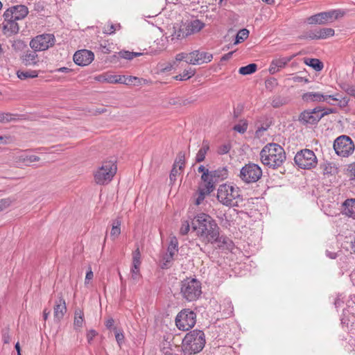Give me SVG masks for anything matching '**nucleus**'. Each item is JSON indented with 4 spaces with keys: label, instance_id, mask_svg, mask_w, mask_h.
I'll return each instance as SVG.
<instances>
[{
    "label": "nucleus",
    "instance_id": "nucleus-36",
    "mask_svg": "<svg viewBox=\"0 0 355 355\" xmlns=\"http://www.w3.org/2000/svg\"><path fill=\"white\" fill-rule=\"evenodd\" d=\"M257 69V65L254 63H252L247 66L241 67L239 70V72L241 75L246 76L254 73Z\"/></svg>",
    "mask_w": 355,
    "mask_h": 355
},
{
    "label": "nucleus",
    "instance_id": "nucleus-49",
    "mask_svg": "<svg viewBox=\"0 0 355 355\" xmlns=\"http://www.w3.org/2000/svg\"><path fill=\"white\" fill-rule=\"evenodd\" d=\"M13 115L10 113L0 112V122L8 123L14 120Z\"/></svg>",
    "mask_w": 355,
    "mask_h": 355
},
{
    "label": "nucleus",
    "instance_id": "nucleus-10",
    "mask_svg": "<svg viewBox=\"0 0 355 355\" xmlns=\"http://www.w3.org/2000/svg\"><path fill=\"white\" fill-rule=\"evenodd\" d=\"M55 42V38L53 34L44 33L33 37L29 45L35 51H44L52 47Z\"/></svg>",
    "mask_w": 355,
    "mask_h": 355
},
{
    "label": "nucleus",
    "instance_id": "nucleus-44",
    "mask_svg": "<svg viewBox=\"0 0 355 355\" xmlns=\"http://www.w3.org/2000/svg\"><path fill=\"white\" fill-rule=\"evenodd\" d=\"M323 171L324 174H335L338 172V168L334 164L329 162L324 164Z\"/></svg>",
    "mask_w": 355,
    "mask_h": 355
},
{
    "label": "nucleus",
    "instance_id": "nucleus-1",
    "mask_svg": "<svg viewBox=\"0 0 355 355\" xmlns=\"http://www.w3.org/2000/svg\"><path fill=\"white\" fill-rule=\"evenodd\" d=\"M192 227L198 236L208 243H221L228 245L231 241L227 237L220 236V228L216 221L208 214L200 213L192 220Z\"/></svg>",
    "mask_w": 355,
    "mask_h": 355
},
{
    "label": "nucleus",
    "instance_id": "nucleus-20",
    "mask_svg": "<svg viewBox=\"0 0 355 355\" xmlns=\"http://www.w3.org/2000/svg\"><path fill=\"white\" fill-rule=\"evenodd\" d=\"M190 35L187 24H177L173 27V33L171 34V40L173 42L181 40Z\"/></svg>",
    "mask_w": 355,
    "mask_h": 355
},
{
    "label": "nucleus",
    "instance_id": "nucleus-31",
    "mask_svg": "<svg viewBox=\"0 0 355 355\" xmlns=\"http://www.w3.org/2000/svg\"><path fill=\"white\" fill-rule=\"evenodd\" d=\"M17 77L21 80L34 78L38 76V71L35 70L21 71L17 72Z\"/></svg>",
    "mask_w": 355,
    "mask_h": 355
},
{
    "label": "nucleus",
    "instance_id": "nucleus-47",
    "mask_svg": "<svg viewBox=\"0 0 355 355\" xmlns=\"http://www.w3.org/2000/svg\"><path fill=\"white\" fill-rule=\"evenodd\" d=\"M209 193H207V192H205V190L199 187L198 192V197L196 199L195 204L196 205H200L202 202V201L205 200V196L209 195Z\"/></svg>",
    "mask_w": 355,
    "mask_h": 355
},
{
    "label": "nucleus",
    "instance_id": "nucleus-35",
    "mask_svg": "<svg viewBox=\"0 0 355 355\" xmlns=\"http://www.w3.org/2000/svg\"><path fill=\"white\" fill-rule=\"evenodd\" d=\"M141 263V253L139 248H137L132 252V264L131 269H140Z\"/></svg>",
    "mask_w": 355,
    "mask_h": 355
},
{
    "label": "nucleus",
    "instance_id": "nucleus-53",
    "mask_svg": "<svg viewBox=\"0 0 355 355\" xmlns=\"http://www.w3.org/2000/svg\"><path fill=\"white\" fill-rule=\"evenodd\" d=\"M248 124L246 123H239L234 127V130L239 133H244L247 130Z\"/></svg>",
    "mask_w": 355,
    "mask_h": 355
},
{
    "label": "nucleus",
    "instance_id": "nucleus-43",
    "mask_svg": "<svg viewBox=\"0 0 355 355\" xmlns=\"http://www.w3.org/2000/svg\"><path fill=\"white\" fill-rule=\"evenodd\" d=\"M119 54L121 58L126 60H132L134 58L141 55V53L130 52L127 51H120Z\"/></svg>",
    "mask_w": 355,
    "mask_h": 355
},
{
    "label": "nucleus",
    "instance_id": "nucleus-54",
    "mask_svg": "<svg viewBox=\"0 0 355 355\" xmlns=\"http://www.w3.org/2000/svg\"><path fill=\"white\" fill-rule=\"evenodd\" d=\"M180 170H179L178 168L173 166V168H172L170 175H169L170 181H171V184H173L175 182L176 177L180 173Z\"/></svg>",
    "mask_w": 355,
    "mask_h": 355
},
{
    "label": "nucleus",
    "instance_id": "nucleus-2",
    "mask_svg": "<svg viewBox=\"0 0 355 355\" xmlns=\"http://www.w3.org/2000/svg\"><path fill=\"white\" fill-rule=\"evenodd\" d=\"M260 158L263 165L275 169L281 166L286 160V153L279 144L270 143L261 150Z\"/></svg>",
    "mask_w": 355,
    "mask_h": 355
},
{
    "label": "nucleus",
    "instance_id": "nucleus-52",
    "mask_svg": "<svg viewBox=\"0 0 355 355\" xmlns=\"http://www.w3.org/2000/svg\"><path fill=\"white\" fill-rule=\"evenodd\" d=\"M115 331L116 340L119 346L121 345L124 340V336L121 331H118L116 328H113Z\"/></svg>",
    "mask_w": 355,
    "mask_h": 355
},
{
    "label": "nucleus",
    "instance_id": "nucleus-59",
    "mask_svg": "<svg viewBox=\"0 0 355 355\" xmlns=\"http://www.w3.org/2000/svg\"><path fill=\"white\" fill-rule=\"evenodd\" d=\"M97 333L96 331L92 329L89 330L87 334V339L88 343H91L94 338L96 336Z\"/></svg>",
    "mask_w": 355,
    "mask_h": 355
},
{
    "label": "nucleus",
    "instance_id": "nucleus-21",
    "mask_svg": "<svg viewBox=\"0 0 355 355\" xmlns=\"http://www.w3.org/2000/svg\"><path fill=\"white\" fill-rule=\"evenodd\" d=\"M37 51H27L24 53L20 59L22 64L26 67H35L40 63V58Z\"/></svg>",
    "mask_w": 355,
    "mask_h": 355
},
{
    "label": "nucleus",
    "instance_id": "nucleus-62",
    "mask_svg": "<svg viewBox=\"0 0 355 355\" xmlns=\"http://www.w3.org/2000/svg\"><path fill=\"white\" fill-rule=\"evenodd\" d=\"M114 324V320L112 318H110L105 321V326L107 329L113 328Z\"/></svg>",
    "mask_w": 355,
    "mask_h": 355
},
{
    "label": "nucleus",
    "instance_id": "nucleus-17",
    "mask_svg": "<svg viewBox=\"0 0 355 355\" xmlns=\"http://www.w3.org/2000/svg\"><path fill=\"white\" fill-rule=\"evenodd\" d=\"M213 58L212 54L200 51H193L189 53L188 64L193 65H200L204 63H208Z\"/></svg>",
    "mask_w": 355,
    "mask_h": 355
},
{
    "label": "nucleus",
    "instance_id": "nucleus-46",
    "mask_svg": "<svg viewBox=\"0 0 355 355\" xmlns=\"http://www.w3.org/2000/svg\"><path fill=\"white\" fill-rule=\"evenodd\" d=\"M141 278L140 269H131L130 270V279L133 284H137Z\"/></svg>",
    "mask_w": 355,
    "mask_h": 355
},
{
    "label": "nucleus",
    "instance_id": "nucleus-45",
    "mask_svg": "<svg viewBox=\"0 0 355 355\" xmlns=\"http://www.w3.org/2000/svg\"><path fill=\"white\" fill-rule=\"evenodd\" d=\"M14 202L11 198L0 199V212L8 208Z\"/></svg>",
    "mask_w": 355,
    "mask_h": 355
},
{
    "label": "nucleus",
    "instance_id": "nucleus-48",
    "mask_svg": "<svg viewBox=\"0 0 355 355\" xmlns=\"http://www.w3.org/2000/svg\"><path fill=\"white\" fill-rule=\"evenodd\" d=\"M300 38L318 40L316 29L305 32L302 35L300 36Z\"/></svg>",
    "mask_w": 355,
    "mask_h": 355
},
{
    "label": "nucleus",
    "instance_id": "nucleus-13",
    "mask_svg": "<svg viewBox=\"0 0 355 355\" xmlns=\"http://www.w3.org/2000/svg\"><path fill=\"white\" fill-rule=\"evenodd\" d=\"M341 97L339 94L336 93L334 94H323L320 92H309L302 94V99L303 101L306 103H311V102H327L329 104H332L330 103L329 100H332L334 101H340L342 103L340 100Z\"/></svg>",
    "mask_w": 355,
    "mask_h": 355
},
{
    "label": "nucleus",
    "instance_id": "nucleus-9",
    "mask_svg": "<svg viewBox=\"0 0 355 355\" xmlns=\"http://www.w3.org/2000/svg\"><path fill=\"white\" fill-rule=\"evenodd\" d=\"M262 176L261 167L256 164L249 163L243 166L240 171L239 178L245 183L257 182Z\"/></svg>",
    "mask_w": 355,
    "mask_h": 355
},
{
    "label": "nucleus",
    "instance_id": "nucleus-28",
    "mask_svg": "<svg viewBox=\"0 0 355 355\" xmlns=\"http://www.w3.org/2000/svg\"><path fill=\"white\" fill-rule=\"evenodd\" d=\"M209 142L206 140H204L202 141V147L198 150V152L196 155V160L197 162H201L205 160L206 154H207V151L209 150Z\"/></svg>",
    "mask_w": 355,
    "mask_h": 355
},
{
    "label": "nucleus",
    "instance_id": "nucleus-37",
    "mask_svg": "<svg viewBox=\"0 0 355 355\" xmlns=\"http://www.w3.org/2000/svg\"><path fill=\"white\" fill-rule=\"evenodd\" d=\"M121 220L119 219H116L114 221L111 230L110 235L113 238V239H115L116 237H118L121 234Z\"/></svg>",
    "mask_w": 355,
    "mask_h": 355
},
{
    "label": "nucleus",
    "instance_id": "nucleus-51",
    "mask_svg": "<svg viewBox=\"0 0 355 355\" xmlns=\"http://www.w3.org/2000/svg\"><path fill=\"white\" fill-rule=\"evenodd\" d=\"M190 230V225L188 220L182 221L181 227L180 230V233L182 235L187 234Z\"/></svg>",
    "mask_w": 355,
    "mask_h": 355
},
{
    "label": "nucleus",
    "instance_id": "nucleus-63",
    "mask_svg": "<svg viewBox=\"0 0 355 355\" xmlns=\"http://www.w3.org/2000/svg\"><path fill=\"white\" fill-rule=\"evenodd\" d=\"M94 80L98 82L107 83V75H99L94 77Z\"/></svg>",
    "mask_w": 355,
    "mask_h": 355
},
{
    "label": "nucleus",
    "instance_id": "nucleus-25",
    "mask_svg": "<svg viewBox=\"0 0 355 355\" xmlns=\"http://www.w3.org/2000/svg\"><path fill=\"white\" fill-rule=\"evenodd\" d=\"M343 214L355 219V198H349L344 201L343 204Z\"/></svg>",
    "mask_w": 355,
    "mask_h": 355
},
{
    "label": "nucleus",
    "instance_id": "nucleus-57",
    "mask_svg": "<svg viewBox=\"0 0 355 355\" xmlns=\"http://www.w3.org/2000/svg\"><path fill=\"white\" fill-rule=\"evenodd\" d=\"M348 176L353 180H355V163L349 164L347 167Z\"/></svg>",
    "mask_w": 355,
    "mask_h": 355
},
{
    "label": "nucleus",
    "instance_id": "nucleus-4",
    "mask_svg": "<svg viewBox=\"0 0 355 355\" xmlns=\"http://www.w3.org/2000/svg\"><path fill=\"white\" fill-rule=\"evenodd\" d=\"M116 171L117 167L114 162L105 161L94 172V182L100 185L107 184L113 179Z\"/></svg>",
    "mask_w": 355,
    "mask_h": 355
},
{
    "label": "nucleus",
    "instance_id": "nucleus-50",
    "mask_svg": "<svg viewBox=\"0 0 355 355\" xmlns=\"http://www.w3.org/2000/svg\"><path fill=\"white\" fill-rule=\"evenodd\" d=\"M120 28V25L108 24L104 27L103 33L105 34H112L117 28Z\"/></svg>",
    "mask_w": 355,
    "mask_h": 355
},
{
    "label": "nucleus",
    "instance_id": "nucleus-22",
    "mask_svg": "<svg viewBox=\"0 0 355 355\" xmlns=\"http://www.w3.org/2000/svg\"><path fill=\"white\" fill-rule=\"evenodd\" d=\"M2 26L3 33L8 36L17 34L19 30L17 21L8 17H4V21L3 22Z\"/></svg>",
    "mask_w": 355,
    "mask_h": 355
},
{
    "label": "nucleus",
    "instance_id": "nucleus-40",
    "mask_svg": "<svg viewBox=\"0 0 355 355\" xmlns=\"http://www.w3.org/2000/svg\"><path fill=\"white\" fill-rule=\"evenodd\" d=\"M286 98L280 96H275L272 98L271 105L273 107H279L287 103Z\"/></svg>",
    "mask_w": 355,
    "mask_h": 355
},
{
    "label": "nucleus",
    "instance_id": "nucleus-23",
    "mask_svg": "<svg viewBox=\"0 0 355 355\" xmlns=\"http://www.w3.org/2000/svg\"><path fill=\"white\" fill-rule=\"evenodd\" d=\"M67 312V306L65 300L62 297H59L55 302L53 309L54 319L57 322H60L63 318Z\"/></svg>",
    "mask_w": 355,
    "mask_h": 355
},
{
    "label": "nucleus",
    "instance_id": "nucleus-58",
    "mask_svg": "<svg viewBox=\"0 0 355 355\" xmlns=\"http://www.w3.org/2000/svg\"><path fill=\"white\" fill-rule=\"evenodd\" d=\"M198 172L202 173L201 179H205L207 178V175L210 174V172L204 166L200 165L198 168Z\"/></svg>",
    "mask_w": 355,
    "mask_h": 355
},
{
    "label": "nucleus",
    "instance_id": "nucleus-41",
    "mask_svg": "<svg viewBox=\"0 0 355 355\" xmlns=\"http://www.w3.org/2000/svg\"><path fill=\"white\" fill-rule=\"evenodd\" d=\"M19 160L25 163L26 165L32 162H38L40 159L38 156L31 155H21L19 156Z\"/></svg>",
    "mask_w": 355,
    "mask_h": 355
},
{
    "label": "nucleus",
    "instance_id": "nucleus-5",
    "mask_svg": "<svg viewBox=\"0 0 355 355\" xmlns=\"http://www.w3.org/2000/svg\"><path fill=\"white\" fill-rule=\"evenodd\" d=\"M183 345L189 354L200 352L205 344V334L202 331L193 330L184 336Z\"/></svg>",
    "mask_w": 355,
    "mask_h": 355
},
{
    "label": "nucleus",
    "instance_id": "nucleus-24",
    "mask_svg": "<svg viewBox=\"0 0 355 355\" xmlns=\"http://www.w3.org/2000/svg\"><path fill=\"white\" fill-rule=\"evenodd\" d=\"M137 78L135 76H125L121 75H107V83L116 84H125L128 85L133 82L134 80H137Z\"/></svg>",
    "mask_w": 355,
    "mask_h": 355
},
{
    "label": "nucleus",
    "instance_id": "nucleus-3",
    "mask_svg": "<svg viewBox=\"0 0 355 355\" xmlns=\"http://www.w3.org/2000/svg\"><path fill=\"white\" fill-rule=\"evenodd\" d=\"M217 200L224 206L234 207L243 201V197L238 187L225 183L218 187Z\"/></svg>",
    "mask_w": 355,
    "mask_h": 355
},
{
    "label": "nucleus",
    "instance_id": "nucleus-26",
    "mask_svg": "<svg viewBox=\"0 0 355 355\" xmlns=\"http://www.w3.org/2000/svg\"><path fill=\"white\" fill-rule=\"evenodd\" d=\"M205 26V24L199 19H195L189 24H187L190 35L201 31Z\"/></svg>",
    "mask_w": 355,
    "mask_h": 355
},
{
    "label": "nucleus",
    "instance_id": "nucleus-34",
    "mask_svg": "<svg viewBox=\"0 0 355 355\" xmlns=\"http://www.w3.org/2000/svg\"><path fill=\"white\" fill-rule=\"evenodd\" d=\"M210 173L215 179L225 180L228 176V171L226 167L219 168Z\"/></svg>",
    "mask_w": 355,
    "mask_h": 355
},
{
    "label": "nucleus",
    "instance_id": "nucleus-15",
    "mask_svg": "<svg viewBox=\"0 0 355 355\" xmlns=\"http://www.w3.org/2000/svg\"><path fill=\"white\" fill-rule=\"evenodd\" d=\"M322 109L320 107L304 110L300 114L299 121L303 124H315L327 114V112L320 113Z\"/></svg>",
    "mask_w": 355,
    "mask_h": 355
},
{
    "label": "nucleus",
    "instance_id": "nucleus-55",
    "mask_svg": "<svg viewBox=\"0 0 355 355\" xmlns=\"http://www.w3.org/2000/svg\"><path fill=\"white\" fill-rule=\"evenodd\" d=\"M14 141V139L10 135H0V144H8L12 143Z\"/></svg>",
    "mask_w": 355,
    "mask_h": 355
},
{
    "label": "nucleus",
    "instance_id": "nucleus-12",
    "mask_svg": "<svg viewBox=\"0 0 355 355\" xmlns=\"http://www.w3.org/2000/svg\"><path fill=\"white\" fill-rule=\"evenodd\" d=\"M343 15L344 12L341 10H334L312 15L307 19V21L310 24H324L343 17Z\"/></svg>",
    "mask_w": 355,
    "mask_h": 355
},
{
    "label": "nucleus",
    "instance_id": "nucleus-14",
    "mask_svg": "<svg viewBox=\"0 0 355 355\" xmlns=\"http://www.w3.org/2000/svg\"><path fill=\"white\" fill-rule=\"evenodd\" d=\"M178 252V241L175 237L171 239L169 245L167 248V252L163 256L161 261L160 266L162 269L168 268L171 267L174 257L177 255Z\"/></svg>",
    "mask_w": 355,
    "mask_h": 355
},
{
    "label": "nucleus",
    "instance_id": "nucleus-27",
    "mask_svg": "<svg viewBox=\"0 0 355 355\" xmlns=\"http://www.w3.org/2000/svg\"><path fill=\"white\" fill-rule=\"evenodd\" d=\"M214 176L210 173L207 175V178L205 179H202L203 181V184L200 187V188L205 190L207 193H211L214 191L215 188L214 182Z\"/></svg>",
    "mask_w": 355,
    "mask_h": 355
},
{
    "label": "nucleus",
    "instance_id": "nucleus-30",
    "mask_svg": "<svg viewBox=\"0 0 355 355\" xmlns=\"http://www.w3.org/2000/svg\"><path fill=\"white\" fill-rule=\"evenodd\" d=\"M84 322V313L81 309H76L74 313L73 325L76 329L83 327Z\"/></svg>",
    "mask_w": 355,
    "mask_h": 355
},
{
    "label": "nucleus",
    "instance_id": "nucleus-61",
    "mask_svg": "<svg viewBox=\"0 0 355 355\" xmlns=\"http://www.w3.org/2000/svg\"><path fill=\"white\" fill-rule=\"evenodd\" d=\"M230 150V147L229 146L227 145H223L222 146L219 150H218V153L220 154V155H224V154H226L229 152Z\"/></svg>",
    "mask_w": 355,
    "mask_h": 355
},
{
    "label": "nucleus",
    "instance_id": "nucleus-38",
    "mask_svg": "<svg viewBox=\"0 0 355 355\" xmlns=\"http://www.w3.org/2000/svg\"><path fill=\"white\" fill-rule=\"evenodd\" d=\"M249 31L246 28H243L240 30L236 35V40L234 42V44H237L243 42L248 37Z\"/></svg>",
    "mask_w": 355,
    "mask_h": 355
},
{
    "label": "nucleus",
    "instance_id": "nucleus-64",
    "mask_svg": "<svg viewBox=\"0 0 355 355\" xmlns=\"http://www.w3.org/2000/svg\"><path fill=\"white\" fill-rule=\"evenodd\" d=\"M3 342L5 344H8L10 341V336L8 333H4L2 336Z\"/></svg>",
    "mask_w": 355,
    "mask_h": 355
},
{
    "label": "nucleus",
    "instance_id": "nucleus-29",
    "mask_svg": "<svg viewBox=\"0 0 355 355\" xmlns=\"http://www.w3.org/2000/svg\"><path fill=\"white\" fill-rule=\"evenodd\" d=\"M318 40H324L334 35L335 31L331 28L316 29Z\"/></svg>",
    "mask_w": 355,
    "mask_h": 355
},
{
    "label": "nucleus",
    "instance_id": "nucleus-42",
    "mask_svg": "<svg viewBox=\"0 0 355 355\" xmlns=\"http://www.w3.org/2000/svg\"><path fill=\"white\" fill-rule=\"evenodd\" d=\"M11 46L12 49L17 52L21 51L26 47L25 42L21 40H14Z\"/></svg>",
    "mask_w": 355,
    "mask_h": 355
},
{
    "label": "nucleus",
    "instance_id": "nucleus-16",
    "mask_svg": "<svg viewBox=\"0 0 355 355\" xmlns=\"http://www.w3.org/2000/svg\"><path fill=\"white\" fill-rule=\"evenodd\" d=\"M28 14V8L24 5L13 6L8 8L3 13V17L18 21L24 19Z\"/></svg>",
    "mask_w": 355,
    "mask_h": 355
},
{
    "label": "nucleus",
    "instance_id": "nucleus-19",
    "mask_svg": "<svg viewBox=\"0 0 355 355\" xmlns=\"http://www.w3.org/2000/svg\"><path fill=\"white\" fill-rule=\"evenodd\" d=\"M295 57V55L288 57H276L270 62L268 71L273 75L282 69L284 68L287 64Z\"/></svg>",
    "mask_w": 355,
    "mask_h": 355
},
{
    "label": "nucleus",
    "instance_id": "nucleus-32",
    "mask_svg": "<svg viewBox=\"0 0 355 355\" xmlns=\"http://www.w3.org/2000/svg\"><path fill=\"white\" fill-rule=\"evenodd\" d=\"M304 63L318 71L323 69L322 62L316 58H306L304 59Z\"/></svg>",
    "mask_w": 355,
    "mask_h": 355
},
{
    "label": "nucleus",
    "instance_id": "nucleus-11",
    "mask_svg": "<svg viewBox=\"0 0 355 355\" xmlns=\"http://www.w3.org/2000/svg\"><path fill=\"white\" fill-rule=\"evenodd\" d=\"M196 313L189 309L181 311L175 318V324L177 327L182 331H188L191 329L196 324Z\"/></svg>",
    "mask_w": 355,
    "mask_h": 355
},
{
    "label": "nucleus",
    "instance_id": "nucleus-8",
    "mask_svg": "<svg viewBox=\"0 0 355 355\" xmlns=\"http://www.w3.org/2000/svg\"><path fill=\"white\" fill-rule=\"evenodd\" d=\"M295 164L302 169H311L318 164L317 157L313 150L303 149L297 152L294 158Z\"/></svg>",
    "mask_w": 355,
    "mask_h": 355
},
{
    "label": "nucleus",
    "instance_id": "nucleus-6",
    "mask_svg": "<svg viewBox=\"0 0 355 355\" xmlns=\"http://www.w3.org/2000/svg\"><path fill=\"white\" fill-rule=\"evenodd\" d=\"M180 294L189 302L198 300L202 294L201 283L193 278L184 279L181 282Z\"/></svg>",
    "mask_w": 355,
    "mask_h": 355
},
{
    "label": "nucleus",
    "instance_id": "nucleus-7",
    "mask_svg": "<svg viewBox=\"0 0 355 355\" xmlns=\"http://www.w3.org/2000/svg\"><path fill=\"white\" fill-rule=\"evenodd\" d=\"M333 147L336 153L343 157H347L351 155L355 148L352 139L346 135H341L336 138L334 142Z\"/></svg>",
    "mask_w": 355,
    "mask_h": 355
},
{
    "label": "nucleus",
    "instance_id": "nucleus-39",
    "mask_svg": "<svg viewBox=\"0 0 355 355\" xmlns=\"http://www.w3.org/2000/svg\"><path fill=\"white\" fill-rule=\"evenodd\" d=\"M185 164V155L183 152H180L178 155L176 160L173 164V167L182 171Z\"/></svg>",
    "mask_w": 355,
    "mask_h": 355
},
{
    "label": "nucleus",
    "instance_id": "nucleus-60",
    "mask_svg": "<svg viewBox=\"0 0 355 355\" xmlns=\"http://www.w3.org/2000/svg\"><path fill=\"white\" fill-rule=\"evenodd\" d=\"M93 277H94V273H93V272L92 270V268H89L88 271L86 273L85 283L87 284L89 280L93 279Z\"/></svg>",
    "mask_w": 355,
    "mask_h": 355
},
{
    "label": "nucleus",
    "instance_id": "nucleus-18",
    "mask_svg": "<svg viewBox=\"0 0 355 355\" xmlns=\"http://www.w3.org/2000/svg\"><path fill=\"white\" fill-rule=\"evenodd\" d=\"M94 53L86 49L78 51L73 55V61L79 66L89 64L94 60Z\"/></svg>",
    "mask_w": 355,
    "mask_h": 355
},
{
    "label": "nucleus",
    "instance_id": "nucleus-33",
    "mask_svg": "<svg viewBox=\"0 0 355 355\" xmlns=\"http://www.w3.org/2000/svg\"><path fill=\"white\" fill-rule=\"evenodd\" d=\"M196 73V70L189 67L187 69H185L182 73L177 75L175 76V79L178 80H187L191 77H193Z\"/></svg>",
    "mask_w": 355,
    "mask_h": 355
},
{
    "label": "nucleus",
    "instance_id": "nucleus-56",
    "mask_svg": "<svg viewBox=\"0 0 355 355\" xmlns=\"http://www.w3.org/2000/svg\"><path fill=\"white\" fill-rule=\"evenodd\" d=\"M189 60V53H180L175 55V60L176 61H185L187 63H188Z\"/></svg>",
    "mask_w": 355,
    "mask_h": 355
}]
</instances>
